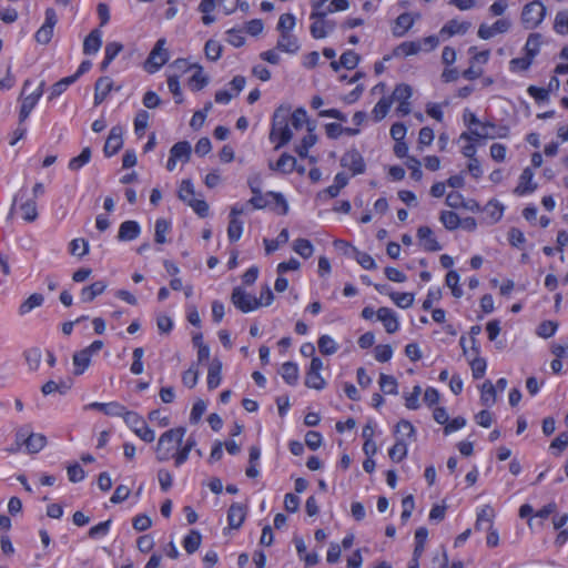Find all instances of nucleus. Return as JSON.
Here are the masks:
<instances>
[{"label":"nucleus","mask_w":568,"mask_h":568,"mask_svg":"<svg viewBox=\"0 0 568 568\" xmlns=\"http://www.w3.org/2000/svg\"><path fill=\"white\" fill-rule=\"evenodd\" d=\"M280 374L288 385H296L298 381V367L293 362H286L282 365Z\"/></svg>","instance_id":"33"},{"label":"nucleus","mask_w":568,"mask_h":568,"mask_svg":"<svg viewBox=\"0 0 568 568\" xmlns=\"http://www.w3.org/2000/svg\"><path fill=\"white\" fill-rule=\"evenodd\" d=\"M439 220L449 231L456 230L462 223L459 216L453 211H443Z\"/></svg>","instance_id":"50"},{"label":"nucleus","mask_w":568,"mask_h":568,"mask_svg":"<svg viewBox=\"0 0 568 568\" xmlns=\"http://www.w3.org/2000/svg\"><path fill=\"white\" fill-rule=\"evenodd\" d=\"M23 356H24L26 362L31 371H37L39 368L41 359H42V353H41L40 348H38V347L29 348L23 353Z\"/></svg>","instance_id":"42"},{"label":"nucleus","mask_w":568,"mask_h":568,"mask_svg":"<svg viewBox=\"0 0 568 568\" xmlns=\"http://www.w3.org/2000/svg\"><path fill=\"white\" fill-rule=\"evenodd\" d=\"M412 94L413 90L410 85L400 83L395 87L393 94L389 97V99H392V102H407L410 99Z\"/></svg>","instance_id":"43"},{"label":"nucleus","mask_w":568,"mask_h":568,"mask_svg":"<svg viewBox=\"0 0 568 568\" xmlns=\"http://www.w3.org/2000/svg\"><path fill=\"white\" fill-rule=\"evenodd\" d=\"M546 16V7L538 0L527 3L521 11V22L526 29L537 28Z\"/></svg>","instance_id":"4"},{"label":"nucleus","mask_w":568,"mask_h":568,"mask_svg":"<svg viewBox=\"0 0 568 568\" xmlns=\"http://www.w3.org/2000/svg\"><path fill=\"white\" fill-rule=\"evenodd\" d=\"M495 517L494 509L486 505L484 506L480 511L477 514V519L475 523V529L476 530H487L493 528V519Z\"/></svg>","instance_id":"23"},{"label":"nucleus","mask_w":568,"mask_h":568,"mask_svg":"<svg viewBox=\"0 0 568 568\" xmlns=\"http://www.w3.org/2000/svg\"><path fill=\"white\" fill-rule=\"evenodd\" d=\"M166 43V40L164 38H161L156 41L154 48L151 50L145 64L144 69L149 73H155L162 65H164L169 61V52L164 48Z\"/></svg>","instance_id":"5"},{"label":"nucleus","mask_w":568,"mask_h":568,"mask_svg":"<svg viewBox=\"0 0 568 568\" xmlns=\"http://www.w3.org/2000/svg\"><path fill=\"white\" fill-rule=\"evenodd\" d=\"M171 224L165 219H158L155 222L154 241L158 244H164L166 242L165 235L170 232Z\"/></svg>","instance_id":"38"},{"label":"nucleus","mask_w":568,"mask_h":568,"mask_svg":"<svg viewBox=\"0 0 568 568\" xmlns=\"http://www.w3.org/2000/svg\"><path fill=\"white\" fill-rule=\"evenodd\" d=\"M47 443V437L43 434L31 430L26 452L28 454H38L45 447Z\"/></svg>","instance_id":"30"},{"label":"nucleus","mask_w":568,"mask_h":568,"mask_svg":"<svg viewBox=\"0 0 568 568\" xmlns=\"http://www.w3.org/2000/svg\"><path fill=\"white\" fill-rule=\"evenodd\" d=\"M263 293L257 298L245 292L241 286H236L232 291L231 302L241 312L250 313L263 305Z\"/></svg>","instance_id":"3"},{"label":"nucleus","mask_w":568,"mask_h":568,"mask_svg":"<svg viewBox=\"0 0 568 568\" xmlns=\"http://www.w3.org/2000/svg\"><path fill=\"white\" fill-rule=\"evenodd\" d=\"M74 77H65L61 79L60 81L55 82L51 87V92L49 95V100H53L61 95L72 83H74Z\"/></svg>","instance_id":"49"},{"label":"nucleus","mask_w":568,"mask_h":568,"mask_svg":"<svg viewBox=\"0 0 568 568\" xmlns=\"http://www.w3.org/2000/svg\"><path fill=\"white\" fill-rule=\"evenodd\" d=\"M417 237L419 239L423 247L428 252L440 251L442 246L433 235V231L428 226H420L417 230Z\"/></svg>","instance_id":"18"},{"label":"nucleus","mask_w":568,"mask_h":568,"mask_svg":"<svg viewBox=\"0 0 568 568\" xmlns=\"http://www.w3.org/2000/svg\"><path fill=\"white\" fill-rule=\"evenodd\" d=\"M70 253L83 257L89 253V243L84 239H74L70 242Z\"/></svg>","instance_id":"56"},{"label":"nucleus","mask_w":568,"mask_h":568,"mask_svg":"<svg viewBox=\"0 0 568 568\" xmlns=\"http://www.w3.org/2000/svg\"><path fill=\"white\" fill-rule=\"evenodd\" d=\"M202 536L197 530H191L183 539V547L187 554L195 552L201 545Z\"/></svg>","instance_id":"36"},{"label":"nucleus","mask_w":568,"mask_h":568,"mask_svg":"<svg viewBox=\"0 0 568 568\" xmlns=\"http://www.w3.org/2000/svg\"><path fill=\"white\" fill-rule=\"evenodd\" d=\"M291 122L296 130L301 129L305 123L307 125H315L314 123L308 122L307 113L303 108H298L292 113Z\"/></svg>","instance_id":"64"},{"label":"nucleus","mask_w":568,"mask_h":568,"mask_svg":"<svg viewBox=\"0 0 568 568\" xmlns=\"http://www.w3.org/2000/svg\"><path fill=\"white\" fill-rule=\"evenodd\" d=\"M295 27V17L292 13H283L280 19L276 29L280 33L291 32Z\"/></svg>","instance_id":"60"},{"label":"nucleus","mask_w":568,"mask_h":568,"mask_svg":"<svg viewBox=\"0 0 568 568\" xmlns=\"http://www.w3.org/2000/svg\"><path fill=\"white\" fill-rule=\"evenodd\" d=\"M377 318L383 323L387 333L393 334L399 328L395 312L388 307H379L376 312Z\"/></svg>","instance_id":"15"},{"label":"nucleus","mask_w":568,"mask_h":568,"mask_svg":"<svg viewBox=\"0 0 568 568\" xmlns=\"http://www.w3.org/2000/svg\"><path fill=\"white\" fill-rule=\"evenodd\" d=\"M30 432H31L30 425H23L17 429L16 435H14V444L17 447L14 449H11V452H17L22 446H24V448L27 449Z\"/></svg>","instance_id":"46"},{"label":"nucleus","mask_w":568,"mask_h":568,"mask_svg":"<svg viewBox=\"0 0 568 568\" xmlns=\"http://www.w3.org/2000/svg\"><path fill=\"white\" fill-rule=\"evenodd\" d=\"M470 23L469 22H459L455 19L449 20L440 30V33H446L447 36L452 37L455 34H464L469 29Z\"/></svg>","instance_id":"34"},{"label":"nucleus","mask_w":568,"mask_h":568,"mask_svg":"<svg viewBox=\"0 0 568 568\" xmlns=\"http://www.w3.org/2000/svg\"><path fill=\"white\" fill-rule=\"evenodd\" d=\"M44 82L42 81L36 92L30 93L22 98V103L19 113L20 123L24 122L30 115L33 108L37 105L39 99L43 93Z\"/></svg>","instance_id":"12"},{"label":"nucleus","mask_w":568,"mask_h":568,"mask_svg":"<svg viewBox=\"0 0 568 568\" xmlns=\"http://www.w3.org/2000/svg\"><path fill=\"white\" fill-rule=\"evenodd\" d=\"M379 386L385 394H397V382L390 375L381 374Z\"/></svg>","instance_id":"59"},{"label":"nucleus","mask_w":568,"mask_h":568,"mask_svg":"<svg viewBox=\"0 0 568 568\" xmlns=\"http://www.w3.org/2000/svg\"><path fill=\"white\" fill-rule=\"evenodd\" d=\"M58 22L57 13L53 8L45 10V20L40 29L36 32V41L40 44H48L53 36L54 26Z\"/></svg>","instance_id":"7"},{"label":"nucleus","mask_w":568,"mask_h":568,"mask_svg":"<svg viewBox=\"0 0 568 568\" xmlns=\"http://www.w3.org/2000/svg\"><path fill=\"white\" fill-rule=\"evenodd\" d=\"M20 209L23 213V219L27 222H33L37 220L38 210L34 200H28L26 203L21 204Z\"/></svg>","instance_id":"61"},{"label":"nucleus","mask_w":568,"mask_h":568,"mask_svg":"<svg viewBox=\"0 0 568 568\" xmlns=\"http://www.w3.org/2000/svg\"><path fill=\"white\" fill-rule=\"evenodd\" d=\"M108 287L104 281H97L89 286H85L81 290V301L83 303L92 302L97 296L101 295L105 288Z\"/></svg>","instance_id":"24"},{"label":"nucleus","mask_w":568,"mask_h":568,"mask_svg":"<svg viewBox=\"0 0 568 568\" xmlns=\"http://www.w3.org/2000/svg\"><path fill=\"white\" fill-rule=\"evenodd\" d=\"M352 253L357 263L365 270H375L377 267L374 258L365 252L358 251L356 247H352Z\"/></svg>","instance_id":"45"},{"label":"nucleus","mask_w":568,"mask_h":568,"mask_svg":"<svg viewBox=\"0 0 568 568\" xmlns=\"http://www.w3.org/2000/svg\"><path fill=\"white\" fill-rule=\"evenodd\" d=\"M102 45V32L99 29L92 30L83 41V53L95 54Z\"/></svg>","instance_id":"21"},{"label":"nucleus","mask_w":568,"mask_h":568,"mask_svg":"<svg viewBox=\"0 0 568 568\" xmlns=\"http://www.w3.org/2000/svg\"><path fill=\"white\" fill-rule=\"evenodd\" d=\"M222 362L214 358L207 369V387L210 389L216 388L221 384Z\"/></svg>","instance_id":"25"},{"label":"nucleus","mask_w":568,"mask_h":568,"mask_svg":"<svg viewBox=\"0 0 568 568\" xmlns=\"http://www.w3.org/2000/svg\"><path fill=\"white\" fill-rule=\"evenodd\" d=\"M396 24L398 28H402V31L394 30V34L396 37H403L406 31H408L414 24V19L409 13H402L396 19Z\"/></svg>","instance_id":"57"},{"label":"nucleus","mask_w":568,"mask_h":568,"mask_svg":"<svg viewBox=\"0 0 568 568\" xmlns=\"http://www.w3.org/2000/svg\"><path fill=\"white\" fill-rule=\"evenodd\" d=\"M124 422L134 432V434L145 443H152L154 440V430L148 426L143 417L138 413L129 410Z\"/></svg>","instance_id":"6"},{"label":"nucleus","mask_w":568,"mask_h":568,"mask_svg":"<svg viewBox=\"0 0 568 568\" xmlns=\"http://www.w3.org/2000/svg\"><path fill=\"white\" fill-rule=\"evenodd\" d=\"M393 462L399 463L407 456V444L403 438H398L388 452Z\"/></svg>","instance_id":"37"},{"label":"nucleus","mask_w":568,"mask_h":568,"mask_svg":"<svg viewBox=\"0 0 568 568\" xmlns=\"http://www.w3.org/2000/svg\"><path fill=\"white\" fill-rule=\"evenodd\" d=\"M470 367L473 372V377L475 379H479L485 375L487 367L486 359L476 355V357L470 361Z\"/></svg>","instance_id":"62"},{"label":"nucleus","mask_w":568,"mask_h":568,"mask_svg":"<svg viewBox=\"0 0 568 568\" xmlns=\"http://www.w3.org/2000/svg\"><path fill=\"white\" fill-rule=\"evenodd\" d=\"M389 297L400 308H408L414 303V294L412 293H389Z\"/></svg>","instance_id":"55"},{"label":"nucleus","mask_w":568,"mask_h":568,"mask_svg":"<svg viewBox=\"0 0 568 568\" xmlns=\"http://www.w3.org/2000/svg\"><path fill=\"white\" fill-rule=\"evenodd\" d=\"M268 169L283 174H290L296 169V159L288 153H283L275 163L268 162Z\"/></svg>","instance_id":"17"},{"label":"nucleus","mask_w":568,"mask_h":568,"mask_svg":"<svg viewBox=\"0 0 568 568\" xmlns=\"http://www.w3.org/2000/svg\"><path fill=\"white\" fill-rule=\"evenodd\" d=\"M325 16H326V12H320V11H313L311 13V19H316V21L313 22L310 28L311 34L315 39L325 38L335 28V22L324 20Z\"/></svg>","instance_id":"9"},{"label":"nucleus","mask_w":568,"mask_h":568,"mask_svg":"<svg viewBox=\"0 0 568 568\" xmlns=\"http://www.w3.org/2000/svg\"><path fill=\"white\" fill-rule=\"evenodd\" d=\"M276 49L286 53L294 54L300 50V43L291 32L281 33L276 43Z\"/></svg>","instance_id":"20"},{"label":"nucleus","mask_w":568,"mask_h":568,"mask_svg":"<svg viewBox=\"0 0 568 568\" xmlns=\"http://www.w3.org/2000/svg\"><path fill=\"white\" fill-rule=\"evenodd\" d=\"M534 172L530 168L524 169L519 176V182L514 193L521 196L528 193H532L537 189V184L532 182Z\"/></svg>","instance_id":"14"},{"label":"nucleus","mask_w":568,"mask_h":568,"mask_svg":"<svg viewBox=\"0 0 568 568\" xmlns=\"http://www.w3.org/2000/svg\"><path fill=\"white\" fill-rule=\"evenodd\" d=\"M222 45L216 40H207L204 47L205 57L211 61H216L221 58Z\"/></svg>","instance_id":"51"},{"label":"nucleus","mask_w":568,"mask_h":568,"mask_svg":"<svg viewBox=\"0 0 568 568\" xmlns=\"http://www.w3.org/2000/svg\"><path fill=\"white\" fill-rule=\"evenodd\" d=\"M122 135L123 128L121 125H115L110 130L109 136L103 148L105 156L110 158L119 152L123 145Z\"/></svg>","instance_id":"11"},{"label":"nucleus","mask_w":568,"mask_h":568,"mask_svg":"<svg viewBox=\"0 0 568 568\" xmlns=\"http://www.w3.org/2000/svg\"><path fill=\"white\" fill-rule=\"evenodd\" d=\"M196 72L190 78L189 87L192 91H200L209 84V77L203 74V68L200 64H194Z\"/></svg>","instance_id":"32"},{"label":"nucleus","mask_w":568,"mask_h":568,"mask_svg":"<svg viewBox=\"0 0 568 568\" xmlns=\"http://www.w3.org/2000/svg\"><path fill=\"white\" fill-rule=\"evenodd\" d=\"M179 78V74H169L168 87L174 97L175 103L181 104L183 102V94L180 88Z\"/></svg>","instance_id":"54"},{"label":"nucleus","mask_w":568,"mask_h":568,"mask_svg":"<svg viewBox=\"0 0 568 568\" xmlns=\"http://www.w3.org/2000/svg\"><path fill=\"white\" fill-rule=\"evenodd\" d=\"M243 233V222L237 217L230 219L227 226V237L231 242H236L241 239Z\"/></svg>","instance_id":"52"},{"label":"nucleus","mask_w":568,"mask_h":568,"mask_svg":"<svg viewBox=\"0 0 568 568\" xmlns=\"http://www.w3.org/2000/svg\"><path fill=\"white\" fill-rule=\"evenodd\" d=\"M186 433L184 427L171 428L164 432L156 445L155 454L159 462H166L174 456L176 446L182 444L183 437Z\"/></svg>","instance_id":"1"},{"label":"nucleus","mask_w":568,"mask_h":568,"mask_svg":"<svg viewBox=\"0 0 568 568\" xmlns=\"http://www.w3.org/2000/svg\"><path fill=\"white\" fill-rule=\"evenodd\" d=\"M540 39L541 36L539 33H531L529 34L526 44H525V51L526 55L534 60V58L539 53L540 48Z\"/></svg>","instance_id":"40"},{"label":"nucleus","mask_w":568,"mask_h":568,"mask_svg":"<svg viewBox=\"0 0 568 568\" xmlns=\"http://www.w3.org/2000/svg\"><path fill=\"white\" fill-rule=\"evenodd\" d=\"M90 159H91V149L89 146L84 148L81 153L75 156V158H72L68 164V168L71 170V171H78L80 170L82 166H84L87 163L90 162Z\"/></svg>","instance_id":"41"},{"label":"nucleus","mask_w":568,"mask_h":568,"mask_svg":"<svg viewBox=\"0 0 568 568\" xmlns=\"http://www.w3.org/2000/svg\"><path fill=\"white\" fill-rule=\"evenodd\" d=\"M510 28V22L507 19H499L493 26L485 23L479 26L478 37L484 40L493 38L497 33L507 32Z\"/></svg>","instance_id":"13"},{"label":"nucleus","mask_w":568,"mask_h":568,"mask_svg":"<svg viewBox=\"0 0 568 568\" xmlns=\"http://www.w3.org/2000/svg\"><path fill=\"white\" fill-rule=\"evenodd\" d=\"M554 29L559 34H568V10L557 12Z\"/></svg>","instance_id":"58"},{"label":"nucleus","mask_w":568,"mask_h":568,"mask_svg":"<svg viewBox=\"0 0 568 568\" xmlns=\"http://www.w3.org/2000/svg\"><path fill=\"white\" fill-rule=\"evenodd\" d=\"M292 131L288 126L287 119L281 114V110L275 111L272 120V128L270 132V140L272 142L277 140L275 150L281 149L292 140Z\"/></svg>","instance_id":"2"},{"label":"nucleus","mask_w":568,"mask_h":568,"mask_svg":"<svg viewBox=\"0 0 568 568\" xmlns=\"http://www.w3.org/2000/svg\"><path fill=\"white\" fill-rule=\"evenodd\" d=\"M246 516L245 507L234 503L230 506L227 511V521L231 528L237 529L242 526Z\"/></svg>","instance_id":"22"},{"label":"nucleus","mask_w":568,"mask_h":568,"mask_svg":"<svg viewBox=\"0 0 568 568\" xmlns=\"http://www.w3.org/2000/svg\"><path fill=\"white\" fill-rule=\"evenodd\" d=\"M339 59H341V63H342L343 68H345L347 70H353L357 67L361 58L353 50H348V51L344 52Z\"/></svg>","instance_id":"63"},{"label":"nucleus","mask_w":568,"mask_h":568,"mask_svg":"<svg viewBox=\"0 0 568 568\" xmlns=\"http://www.w3.org/2000/svg\"><path fill=\"white\" fill-rule=\"evenodd\" d=\"M44 302V297L40 293L31 294L19 307V314L26 315L36 307H40Z\"/></svg>","instance_id":"35"},{"label":"nucleus","mask_w":568,"mask_h":568,"mask_svg":"<svg viewBox=\"0 0 568 568\" xmlns=\"http://www.w3.org/2000/svg\"><path fill=\"white\" fill-rule=\"evenodd\" d=\"M88 409H94L103 413L106 416L112 417H123L125 418L129 410L123 406L122 404L118 402H110V403H91L87 406Z\"/></svg>","instance_id":"10"},{"label":"nucleus","mask_w":568,"mask_h":568,"mask_svg":"<svg viewBox=\"0 0 568 568\" xmlns=\"http://www.w3.org/2000/svg\"><path fill=\"white\" fill-rule=\"evenodd\" d=\"M91 354L85 349H81L73 354L74 375H81L90 366Z\"/></svg>","instance_id":"26"},{"label":"nucleus","mask_w":568,"mask_h":568,"mask_svg":"<svg viewBox=\"0 0 568 568\" xmlns=\"http://www.w3.org/2000/svg\"><path fill=\"white\" fill-rule=\"evenodd\" d=\"M113 87V81L109 77H101L94 85V105L101 104Z\"/></svg>","instance_id":"19"},{"label":"nucleus","mask_w":568,"mask_h":568,"mask_svg":"<svg viewBox=\"0 0 568 568\" xmlns=\"http://www.w3.org/2000/svg\"><path fill=\"white\" fill-rule=\"evenodd\" d=\"M293 250L303 258H308L313 255L314 247L311 241L306 239H297L294 241Z\"/></svg>","instance_id":"44"},{"label":"nucleus","mask_w":568,"mask_h":568,"mask_svg":"<svg viewBox=\"0 0 568 568\" xmlns=\"http://www.w3.org/2000/svg\"><path fill=\"white\" fill-rule=\"evenodd\" d=\"M141 233V227L136 221H124L120 224L118 240L128 242L135 240Z\"/></svg>","instance_id":"16"},{"label":"nucleus","mask_w":568,"mask_h":568,"mask_svg":"<svg viewBox=\"0 0 568 568\" xmlns=\"http://www.w3.org/2000/svg\"><path fill=\"white\" fill-rule=\"evenodd\" d=\"M392 106V99L383 97L373 109V116L376 122L382 121Z\"/></svg>","instance_id":"39"},{"label":"nucleus","mask_w":568,"mask_h":568,"mask_svg":"<svg viewBox=\"0 0 568 568\" xmlns=\"http://www.w3.org/2000/svg\"><path fill=\"white\" fill-rule=\"evenodd\" d=\"M305 385L310 388L321 390L325 388L326 382L320 372L307 371L305 376Z\"/></svg>","instance_id":"48"},{"label":"nucleus","mask_w":568,"mask_h":568,"mask_svg":"<svg viewBox=\"0 0 568 568\" xmlns=\"http://www.w3.org/2000/svg\"><path fill=\"white\" fill-rule=\"evenodd\" d=\"M422 51V42L420 41H405L397 45L393 54L395 57H408L413 54H417Z\"/></svg>","instance_id":"28"},{"label":"nucleus","mask_w":568,"mask_h":568,"mask_svg":"<svg viewBox=\"0 0 568 568\" xmlns=\"http://www.w3.org/2000/svg\"><path fill=\"white\" fill-rule=\"evenodd\" d=\"M459 275L456 271H449L446 275V285L452 290V294L456 298H460L464 294L459 286Z\"/></svg>","instance_id":"53"},{"label":"nucleus","mask_w":568,"mask_h":568,"mask_svg":"<svg viewBox=\"0 0 568 568\" xmlns=\"http://www.w3.org/2000/svg\"><path fill=\"white\" fill-rule=\"evenodd\" d=\"M191 144L187 141L176 142L170 150V155L175 160L187 162L191 156Z\"/></svg>","instance_id":"29"},{"label":"nucleus","mask_w":568,"mask_h":568,"mask_svg":"<svg viewBox=\"0 0 568 568\" xmlns=\"http://www.w3.org/2000/svg\"><path fill=\"white\" fill-rule=\"evenodd\" d=\"M318 349L323 355H333L337 352L338 346L335 341L328 335H322L318 338Z\"/></svg>","instance_id":"47"},{"label":"nucleus","mask_w":568,"mask_h":568,"mask_svg":"<svg viewBox=\"0 0 568 568\" xmlns=\"http://www.w3.org/2000/svg\"><path fill=\"white\" fill-rule=\"evenodd\" d=\"M315 125L308 124V134L305 135L301 143L295 146V152L301 158H307L308 150L316 143L317 136L313 133Z\"/></svg>","instance_id":"27"},{"label":"nucleus","mask_w":568,"mask_h":568,"mask_svg":"<svg viewBox=\"0 0 568 568\" xmlns=\"http://www.w3.org/2000/svg\"><path fill=\"white\" fill-rule=\"evenodd\" d=\"M341 165L349 170L353 175L362 174L366 169L364 158L356 149H351L343 154Z\"/></svg>","instance_id":"8"},{"label":"nucleus","mask_w":568,"mask_h":568,"mask_svg":"<svg viewBox=\"0 0 568 568\" xmlns=\"http://www.w3.org/2000/svg\"><path fill=\"white\" fill-rule=\"evenodd\" d=\"M497 399L496 388L490 381L484 382L480 387V402L484 406L491 407Z\"/></svg>","instance_id":"31"}]
</instances>
